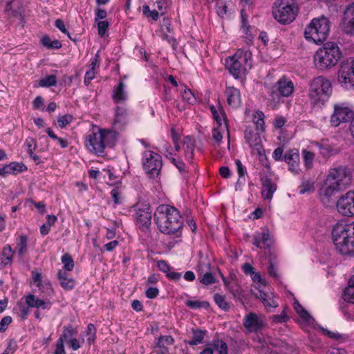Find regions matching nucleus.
<instances>
[{
  "mask_svg": "<svg viewBox=\"0 0 354 354\" xmlns=\"http://www.w3.org/2000/svg\"><path fill=\"white\" fill-rule=\"evenodd\" d=\"M142 12H143V14L146 17H151L153 20H157L158 19V17H159L158 12L156 11V10H151L148 6H143Z\"/></svg>",
  "mask_w": 354,
  "mask_h": 354,
  "instance_id": "nucleus-58",
  "label": "nucleus"
},
{
  "mask_svg": "<svg viewBox=\"0 0 354 354\" xmlns=\"http://www.w3.org/2000/svg\"><path fill=\"white\" fill-rule=\"evenodd\" d=\"M174 339L170 335L160 336L156 343V346L159 348L158 353L160 354H168L167 345H171Z\"/></svg>",
  "mask_w": 354,
  "mask_h": 354,
  "instance_id": "nucleus-34",
  "label": "nucleus"
},
{
  "mask_svg": "<svg viewBox=\"0 0 354 354\" xmlns=\"http://www.w3.org/2000/svg\"><path fill=\"white\" fill-rule=\"evenodd\" d=\"M275 88L280 95L283 97H289L293 93L294 84L291 80L283 76L277 82Z\"/></svg>",
  "mask_w": 354,
  "mask_h": 354,
  "instance_id": "nucleus-25",
  "label": "nucleus"
},
{
  "mask_svg": "<svg viewBox=\"0 0 354 354\" xmlns=\"http://www.w3.org/2000/svg\"><path fill=\"white\" fill-rule=\"evenodd\" d=\"M332 91V84L330 80L324 76H318L310 82L309 98L315 104H324L330 97Z\"/></svg>",
  "mask_w": 354,
  "mask_h": 354,
  "instance_id": "nucleus-9",
  "label": "nucleus"
},
{
  "mask_svg": "<svg viewBox=\"0 0 354 354\" xmlns=\"http://www.w3.org/2000/svg\"><path fill=\"white\" fill-rule=\"evenodd\" d=\"M13 253L14 251L10 245L3 247L1 256L6 259V263H12Z\"/></svg>",
  "mask_w": 354,
  "mask_h": 354,
  "instance_id": "nucleus-54",
  "label": "nucleus"
},
{
  "mask_svg": "<svg viewBox=\"0 0 354 354\" xmlns=\"http://www.w3.org/2000/svg\"><path fill=\"white\" fill-rule=\"evenodd\" d=\"M274 239L268 229L256 232L253 236V244L259 248H269L274 243Z\"/></svg>",
  "mask_w": 354,
  "mask_h": 354,
  "instance_id": "nucleus-20",
  "label": "nucleus"
},
{
  "mask_svg": "<svg viewBox=\"0 0 354 354\" xmlns=\"http://www.w3.org/2000/svg\"><path fill=\"white\" fill-rule=\"evenodd\" d=\"M125 86L123 82H120L113 89V99L115 103H120L127 99V95L125 92Z\"/></svg>",
  "mask_w": 354,
  "mask_h": 354,
  "instance_id": "nucleus-33",
  "label": "nucleus"
},
{
  "mask_svg": "<svg viewBox=\"0 0 354 354\" xmlns=\"http://www.w3.org/2000/svg\"><path fill=\"white\" fill-rule=\"evenodd\" d=\"M182 98L189 104H194L196 102V98L192 91L186 87L184 88L181 93Z\"/></svg>",
  "mask_w": 354,
  "mask_h": 354,
  "instance_id": "nucleus-50",
  "label": "nucleus"
},
{
  "mask_svg": "<svg viewBox=\"0 0 354 354\" xmlns=\"http://www.w3.org/2000/svg\"><path fill=\"white\" fill-rule=\"evenodd\" d=\"M11 322L12 318L10 316L4 317L0 322V332L5 331Z\"/></svg>",
  "mask_w": 354,
  "mask_h": 354,
  "instance_id": "nucleus-64",
  "label": "nucleus"
},
{
  "mask_svg": "<svg viewBox=\"0 0 354 354\" xmlns=\"http://www.w3.org/2000/svg\"><path fill=\"white\" fill-rule=\"evenodd\" d=\"M106 11L102 8H97L95 12V21H102L106 17Z\"/></svg>",
  "mask_w": 354,
  "mask_h": 354,
  "instance_id": "nucleus-60",
  "label": "nucleus"
},
{
  "mask_svg": "<svg viewBox=\"0 0 354 354\" xmlns=\"http://www.w3.org/2000/svg\"><path fill=\"white\" fill-rule=\"evenodd\" d=\"M58 278L60 280L61 286L65 290H71L75 286V281L72 278H68L66 274L62 270L58 272Z\"/></svg>",
  "mask_w": 354,
  "mask_h": 354,
  "instance_id": "nucleus-39",
  "label": "nucleus"
},
{
  "mask_svg": "<svg viewBox=\"0 0 354 354\" xmlns=\"http://www.w3.org/2000/svg\"><path fill=\"white\" fill-rule=\"evenodd\" d=\"M243 4V9L241 12L242 19V30L247 35L248 39H250L252 35L250 33V27L247 24L246 19L247 15L245 14V7L249 6L250 0H240Z\"/></svg>",
  "mask_w": 354,
  "mask_h": 354,
  "instance_id": "nucleus-35",
  "label": "nucleus"
},
{
  "mask_svg": "<svg viewBox=\"0 0 354 354\" xmlns=\"http://www.w3.org/2000/svg\"><path fill=\"white\" fill-rule=\"evenodd\" d=\"M62 262L63 263V268L66 271H71L74 268V262L71 256L68 254H64L62 257Z\"/></svg>",
  "mask_w": 354,
  "mask_h": 354,
  "instance_id": "nucleus-51",
  "label": "nucleus"
},
{
  "mask_svg": "<svg viewBox=\"0 0 354 354\" xmlns=\"http://www.w3.org/2000/svg\"><path fill=\"white\" fill-rule=\"evenodd\" d=\"M277 189V185L271 180L266 178L262 183L261 194L264 198L271 199Z\"/></svg>",
  "mask_w": 354,
  "mask_h": 354,
  "instance_id": "nucleus-32",
  "label": "nucleus"
},
{
  "mask_svg": "<svg viewBox=\"0 0 354 354\" xmlns=\"http://www.w3.org/2000/svg\"><path fill=\"white\" fill-rule=\"evenodd\" d=\"M44 299H39L32 294H30L25 297V301L30 308H35L37 309L48 310L50 308L52 303L48 297Z\"/></svg>",
  "mask_w": 354,
  "mask_h": 354,
  "instance_id": "nucleus-23",
  "label": "nucleus"
},
{
  "mask_svg": "<svg viewBox=\"0 0 354 354\" xmlns=\"http://www.w3.org/2000/svg\"><path fill=\"white\" fill-rule=\"evenodd\" d=\"M5 12L12 21L22 20L20 0H6Z\"/></svg>",
  "mask_w": 354,
  "mask_h": 354,
  "instance_id": "nucleus-21",
  "label": "nucleus"
},
{
  "mask_svg": "<svg viewBox=\"0 0 354 354\" xmlns=\"http://www.w3.org/2000/svg\"><path fill=\"white\" fill-rule=\"evenodd\" d=\"M253 121L257 129L260 131L264 130V113L262 111H257L255 113Z\"/></svg>",
  "mask_w": 354,
  "mask_h": 354,
  "instance_id": "nucleus-48",
  "label": "nucleus"
},
{
  "mask_svg": "<svg viewBox=\"0 0 354 354\" xmlns=\"http://www.w3.org/2000/svg\"><path fill=\"white\" fill-rule=\"evenodd\" d=\"M16 249L21 257L26 253L28 250V238L26 235H21L17 239Z\"/></svg>",
  "mask_w": 354,
  "mask_h": 354,
  "instance_id": "nucleus-40",
  "label": "nucleus"
},
{
  "mask_svg": "<svg viewBox=\"0 0 354 354\" xmlns=\"http://www.w3.org/2000/svg\"><path fill=\"white\" fill-rule=\"evenodd\" d=\"M129 121L128 113L125 108L118 106L115 111L113 125L116 129L122 128Z\"/></svg>",
  "mask_w": 354,
  "mask_h": 354,
  "instance_id": "nucleus-29",
  "label": "nucleus"
},
{
  "mask_svg": "<svg viewBox=\"0 0 354 354\" xmlns=\"http://www.w3.org/2000/svg\"><path fill=\"white\" fill-rule=\"evenodd\" d=\"M117 138L115 131L93 125L84 137V146L90 153L102 156L106 148L115 145Z\"/></svg>",
  "mask_w": 354,
  "mask_h": 354,
  "instance_id": "nucleus-2",
  "label": "nucleus"
},
{
  "mask_svg": "<svg viewBox=\"0 0 354 354\" xmlns=\"http://www.w3.org/2000/svg\"><path fill=\"white\" fill-rule=\"evenodd\" d=\"M340 26L345 33L354 34V1L345 7Z\"/></svg>",
  "mask_w": 354,
  "mask_h": 354,
  "instance_id": "nucleus-17",
  "label": "nucleus"
},
{
  "mask_svg": "<svg viewBox=\"0 0 354 354\" xmlns=\"http://www.w3.org/2000/svg\"><path fill=\"white\" fill-rule=\"evenodd\" d=\"M255 295L262 301V303L267 309L278 306V304L274 301L272 293L268 294L263 289H259V292L255 294Z\"/></svg>",
  "mask_w": 354,
  "mask_h": 354,
  "instance_id": "nucleus-31",
  "label": "nucleus"
},
{
  "mask_svg": "<svg viewBox=\"0 0 354 354\" xmlns=\"http://www.w3.org/2000/svg\"><path fill=\"white\" fill-rule=\"evenodd\" d=\"M242 269L245 274L250 275L254 283H256V289L259 292V289H263L266 286V281L262 278L259 272H255L254 268L249 263H244Z\"/></svg>",
  "mask_w": 354,
  "mask_h": 354,
  "instance_id": "nucleus-24",
  "label": "nucleus"
},
{
  "mask_svg": "<svg viewBox=\"0 0 354 354\" xmlns=\"http://www.w3.org/2000/svg\"><path fill=\"white\" fill-rule=\"evenodd\" d=\"M154 219L160 231L165 234H174L183 226L180 212L168 205H161L157 207Z\"/></svg>",
  "mask_w": 354,
  "mask_h": 354,
  "instance_id": "nucleus-4",
  "label": "nucleus"
},
{
  "mask_svg": "<svg viewBox=\"0 0 354 354\" xmlns=\"http://www.w3.org/2000/svg\"><path fill=\"white\" fill-rule=\"evenodd\" d=\"M200 281L203 284L209 285L215 282V278L210 272H207L200 278Z\"/></svg>",
  "mask_w": 354,
  "mask_h": 354,
  "instance_id": "nucleus-59",
  "label": "nucleus"
},
{
  "mask_svg": "<svg viewBox=\"0 0 354 354\" xmlns=\"http://www.w3.org/2000/svg\"><path fill=\"white\" fill-rule=\"evenodd\" d=\"M331 239L339 253L345 255L354 254V221L336 222L332 226Z\"/></svg>",
  "mask_w": 354,
  "mask_h": 354,
  "instance_id": "nucleus-3",
  "label": "nucleus"
},
{
  "mask_svg": "<svg viewBox=\"0 0 354 354\" xmlns=\"http://www.w3.org/2000/svg\"><path fill=\"white\" fill-rule=\"evenodd\" d=\"M57 84V77L54 75H48L41 79L39 82V86L41 87H50Z\"/></svg>",
  "mask_w": 354,
  "mask_h": 354,
  "instance_id": "nucleus-47",
  "label": "nucleus"
},
{
  "mask_svg": "<svg viewBox=\"0 0 354 354\" xmlns=\"http://www.w3.org/2000/svg\"><path fill=\"white\" fill-rule=\"evenodd\" d=\"M214 351H216L218 354H227V346L226 343L221 339H214L212 342Z\"/></svg>",
  "mask_w": 354,
  "mask_h": 354,
  "instance_id": "nucleus-46",
  "label": "nucleus"
},
{
  "mask_svg": "<svg viewBox=\"0 0 354 354\" xmlns=\"http://www.w3.org/2000/svg\"><path fill=\"white\" fill-rule=\"evenodd\" d=\"M330 21L324 15L315 17L306 25L304 31L305 39L315 44H322L328 37Z\"/></svg>",
  "mask_w": 354,
  "mask_h": 354,
  "instance_id": "nucleus-6",
  "label": "nucleus"
},
{
  "mask_svg": "<svg viewBox=\"0 0 354 354\" xmlns=\"http://www.w3.org/2000/svg\"><path fill=\"white\" fill-rule=\"evenodd\" d=\"M32 284L38 288L39 292L44 294V297H50L54 294L50 282L48 279H44L40 272H32Z\"/></svg>",
  "mask_w": 354,
  "mask_h": 354,
  "instance_id": "nucleus-16",
  "label": "nucleus"
},
{
  "mask_svg": "<svg viewBox=\"0 0 354 354\" xmlns=\"http://www.w3.org/2000/svg\"><path fill=\"white\" fill-rule=\"evenodd\" d=\"M95 332L96 329L95 326L93 324H89L87 326V328L86 330V342L89 346L91 345L95 342Z\"/></svg>",
  "mask_w": 354,
  "mask_h": 354,
  "instance_id": "nucleus-49",
  "label": "nucleus"
},
{
  "mask_svg": "<svg viewBox=\"0 0 354 354\" xmlns=\"http://www.w3.org/2000/svg\"><path fill=\"white\" fill-rule=\"evenodd\" d=\"M183 147L186 159L191 160L193 158L194 150V140L191 137H186L184 139Z\"/></svg>",
  "mask_w": 354,
  "mask_h": 354,
  "instance_id": "nucleus-37",
  "label": "nucleus"
},
{
  "mask_svg": "<svg viewBox=\"0 0 354 354\" xmlns=\"http://www.w3.org/2000/svg\"><path fill=\"white\" fill-rule=\"evenodd\" d=\"M111 195L115 205L122 203L123 195L122 190L119 187L113 188L111 192Z\"/></svg>",
  "mask_w": 354,
  "mask_h": 354,
  "instance_id": "nucleus-52",
  "label": "nucleus"
},
{
  "mask_svg": "<svg viewBox=\"0 0 354 354\" xmlns=\"http://www.w3.org/2000/svg\"><path fill=\"white\" fill-rule=\"evenodd\" d=\"M342 52L337 43L328 41L319 47L313 55L315 67L324 71L334 68L340 61Z\"/></svg>",
  "mask_w": 354,
  "mask_h": 354,
  "instance_id": "nucleus-5",
  "label": "nucleus"
},
{
  "mask_svg": "<svg viewBox=\"0 0 354 354\" xmlns=\"http://www.w3.org/2000/svg\"><path fill=\"white\" fill-rule=\"evenodd\" d=\"M205 335V331L201 330H193V337L192 339L190 340H187L185 342L191 346H195L198 345L201 343H202L204 337Z\"/></svg>",
  "mask_w": 354,
  "mask_h": 354,
  "instance_id": "nucleus-43",
  "label": "nucleus"
},
{
  "mask_svg": "<svg viewBox=\"0 0 354 354\" xmlns=\"http://www.w3.org/2000/svg\"><path fill=\"white\" fill-rule=\"evenodd\" d=\"M354 112L351 107L345 102L335 104L333 113L330 117V124L337 127L342 123L347 122L353 118Z\"/></svg>",
  "mask_w": 354,
  "mask_h": 354,
  "instance_id": "nucleus-12",
  "label": "nucleus"
},
{
  "mask_svg": "<svg viewBox=\"0 0 354 354\" xmlns=\"http://www.w3.org/2000/svg\"><path fill=\"white\" fill-rule=\"evenodd\" d=\"M336 210L342 216L354 218V190L348 191L338 198Z\"/></svg>",
  "mask_w": 354,
  "mask_h": 354,
  "instance_id": "nucleus-13",
  "label": "nucleus"
},
{
  "mask_svg": "<svg viewBox=\"0 0 354 354\" xmlns=\"http://www.w3.org/2000/svg\"><path fill=\"white\" fill-rule=\"evenodd\" d=\"M97 23V30H98V34L100 37H103L109 26V23L106 21V20H103V21H95Z\"/></svg>",
  "mask_w": 354,
  "mask_h": 354,
  "instance_id": "nucleus-57",
  "label": "nucleus"
},
{
  "mask_svg": "<svg viewBox=\"0 0 354 354\" xmlns=\"http://www.w3.org/2000/svg\"><path fill=\"white\" fill-rule=\"evenodd\" d=\"M209 109L214 120V126H221L222 124H227L225 113L221 105L210 106Z\"/></svg>",
  "mask_w": 354,
  "mask_h": 354,
  "instance_id": "nucleus-28",
  "label": "nucleus"
},
{
  "mask_svg": "<svg viewBox=\"0 0 354 354\" xmlns=\"http://www.w3.org/2000/svg\"><path fill=\"white\" fill-rule=\"evenodd\" d=\"M134 216L138 225L147 227L151 220V212L149 205L145 203H138L133 207Z\"/></svg>",
  "mask_w": 354,
  "mask_h": 354,
  "instance_id": "nucleus-15",
  "label": "nucleus"
},
{
  "mask_svg": "<svg viewBox=\"0 0 354 354\" xmlns=\"http://www.w3.org/2000/svg\"><path fill=\"white\" fill-rule=\"evenodd\" d=\"M142 167L147 176L155 178L160 174L162 167V157L153 151H146L142 154Z\"/></svg>",
  "mask_w": 354,
  "mask_h": 354,
  "instance_id": "nucleus-11",
  "label": "nucleus"
},
{
  "mask_svg": "<svg viewBox=\"0 0 354 354\" xmlns=\"http://www.w3.org/2000/svg\"><path fill=\"white\" fill-rule=\"evenodd\" d=\"M25 145L27 147L28 153H32L36 148V144L32 138H27L25 141Z\"/></svg>",
  "mask_w": 354,
  "mask_h": 354,
  "instance_id": "nucleus-63",
  "label": "nucleus"
},
{
  "mask_svg": "<svg viewBox=\"0 0 354 354\" xmlns=\"http://www.w3.org/2000/svg\"><path fill=\"white\" fill-rule=\"evenodd\" d=\"M99 55L96 54L95 56L91 60V68L86 72L84 77V84L88 85L91 80L95 77V68L98 62Z\"/></svg>",
  "mask_w": 354,
  "mask_h": 354,
  "instance_id": "nucleus-36",
  "label": "nucleus"
},
{
  "mask_svg": "<svg viewBox=\"0 0 354 354\" xmlns=\"http://www.w3.org/2000/svg\"><path fill=\"white\" fill-rule=\"evenodd\" d=\"M156 5L160 14L163 15L169 6V2L168 0H156Z\"/></svg>",
  "mask_w": 354,
  "mask_h": 354,
  "instance_id": "nucleus-61",
  "label": "nucleus"
},
{
  "mask_svg": "<svg viewBox=\"0 0 354 354\" xmlns=\"http://www.w3.org/2000/svg\"><path fill=\"white\" fill-rule=\"evenodd\" d=\"M342 298L344 301L354 304V276L348 281V286L344 291Z\"/></svg>",
  "mask_w": 354,
  "mask_h": 354,
  "instance_id": "nucleus-38",
  "label": "nucleus"
},
{
  "mask_svg": "<svg viewBox=\"0 0 354 354\" xmlns=\"http://www.w3.org/2000/svg\"><path fill=\"white\" fill-rule=\"evenodd\" d=\"M223 134H227V138L229 139L230 134L227 124H222L221 126H214L212 130V139L215 145L219 146ZM227 147H230L229 142L227 143Z\"/></svg>",
  "mask_w": 354,
  "mask_h": 354,
  "instance_id": "nucleus-30",
  "label": "nucleus"
},
{
  "mask_svg": "<svg viewBox=\"0 0 354 354\" xmlns=\"http://www.w3.org/2000/svg\"><path fill=\"white\" fill-rule=\"evenodd\" d=\"M77 333V330L71 326H65L62 335L59 337L56 342V348L54 354H66L64 348V342L68 341L69 337H72Z\"/></svg>",
  "mask_w": 354,
  "mask_h": 354,
  "instance_id": "nucleus-22",
  "label": "nucleus"
},
{
  "mask_svg": "<svg viewBox=\"0 0 354 354\" xmlns=\"http://www.w3.org/2000/svg\"><path fill=\"white\" fill-rule=\"evenodd\" d=\"M336 81L344 90L354 89V57H348L340 62Z\"/></svg>",
  "mask_w": 354,
  "mask_h": 354,
  "instance_id": "nucleus-10",
  "label": "nucleus"
},
{
  "mask_svg": "<svg viewBox=\"0 0 354 354\" xmlns=\"http://www.w3.org/2000/svg\"><path fill=\"white\" fill-rule=\"evenodd\" d=\"M299 190L300 194L313 192L315 190V181L313 180H304L299 187Z\"/></svg>",
  "mask_w": 354,
  "mask_h": 354,
  "instance_id": "nucleus-44",
  "label": "nucleus"
},
{
  "mask_svg": "<svg viewBox=\"0 0 354 354\" xmlns=\"http://www.w3.org/2000/svg\"><path fill=\"white\" fill-rule=\"evenodd\" d=\"M299 7L295 0H276L272 6V14L281 24H289L295 19Z\"/></svg>",
  "mask_w": 354,
  "mask_h": 354,
  "instance_id": "nucleus-8",
  "label": "nucleus"
},
{
  "mask_svg": "<svg viewBox=\"0 0 354 354\" xmlns=\"http://www.w3.org/2000/svg\"><path fill=\"white\" fill-rule=\"evenodd\" d=\"M243 325L249 332H255L263 326V322L254 313L245 315Z\"/></svg>",
  "mask_w": 354,
  "mask_h": 354,
  "instance_id": "nucleus-27",
  "label": "nucleus"
},
{
  "mask_svg": "<svg viewBox=\"0 0 354 354\" xmlns=\"http://www.w3.org/2000/svg\"><path fill=\"white\" fill-rule=\"evenodd\" d=\"M293 306L295 310L299 315L298 322L301 325V328L305 330H308L309 328L313 327L315 324L314 319L303 308L298 301L295 300Z\"/></svg>",
  "mask_w": 354,
  "mask_h": 354,
  "instance_id": "nucleus-18",
  "label": "nucleus"
},
{
  "mask_svg": "<svg viewBox=\"0 0 354 354\" xmlns=\"http://www.w3.org/2000/svg\"><path fill=\"white\" fill-rule=\"evenodd\" d=\"M350 183L351 177L345 168L331 169L319 190L322 203L329 204L333 197L339 192L347 188Z\"/></svg>",
  "mask_w": 354,
  "mask_h": 354,
  "instance_id": "nucleus-1",
  "label": "nucleus"
},
{
  "mask_svg": "<svg viewBox=\"0 0 354 354\" xmlns=\"http://www.w3.org/2000/svg\"><path fill=\"white\" fill-rule=\"evenodd\" d=\"M157 266L160 270L167 274L169 272V270L171 267L164 260L158 261L157 263Z\"/></svg>",
  "mask_w": 354,
  "mask_h": 354,
  "instance_id": "nucleus-62",
  "label": "nucleus"
},
{
  "mask_svg": "<svg viewBox=\"0 0 354 354\" xmlns=\"http://www.w3.org/2000/svg\"><path fill=\"white\" fill-rule=\"evenodd\" d=\"M41 41L42 45L47 48L59 49L62 47V44L59 40L55 39L52 41L50 38L46 35L41 38Z\"/></svg>",
  "mask_w": 354,
  "mask_h": 354,
  "instance_id": "nucleus-45",
  "label": "nucleus"
},
{
  "mask_svg": "<svg viewBox=\"0 0 354 354\" xmlns=\"http://www.w3.org/2000/svg\"><path fill=\"white\" fill-rule=\"evenodd\" d=\"M225 66L235 78L245 75L252 67V53L249 50L239 49L225 59Z\"/></svg>",
  "mask_w": 354,
  "mask_h": 354,
  "instance_id": "nucleus-7",
  "label": "nucleus"
},
{
  "mask_svg": "<svg viewBox=\"0 0 354 354\" xmlns=\"http://www.w3.org/2000/svg\"><path fill=\"white\" fill-rule=\"evenodd\" d=\"M245 138L252 149V153L257 155L261 162H263L266 160V153L260 135L253 132L251 129H246L245 131Z\"/></svg>",
  "mask_w": 354,
  "mask_h": 354,
  "instance_id": "nucleus-14",
  "label": "nucleus"
},
{
  "mask_svg": "<svg viewBox=\"0 0 354 354\" xmlns=\"http://www.w3.org/2000/svg\"><path fill=\"white\" fill-rule=\"evenodd\" d=\"M304 165L306 170H309L313 167V162L315 160V154L311 151L304 149L301 151Z\"/></svg>",
  "mask_w": 354,
  "mask_h": 354,
  "instance_id": "nucleus-41",
  "label": "nucleus"
},
{
  "mask_svg": "<svg viewBox=\"0 0 354 354\" xmlns=\"http://www.w3.org/2000/svg\"><path fill=\"white\" fill-rule=\"evenodd\" d=\"M227 102L232 108L236 109L241 104L240 91L234 86H227L225 91Z\"/></svg>",
  "mask_w": 354,
  "mask_h": 354,
  "instance_id": "nucleus-26",
  "label": "nucleus"
},
{
  "mask_svg": "<svg viewBox=\"0 0 354 354\" xmlns=\"http://www.w3.org/2000/svg\"><path fill=\"white\" fill-rule=\"evenodd\" d=\"M284 160L288 165L289 170L294 174L297 175L301 172L300 156L299 151L296 149L288 151L284 157Z\"/></svg>",
  "mask_w": 354,
  "mask_h": 354,
  "instance_id": "nucleus-19",
  "label": "nucleus"
},
{
  "mask_svg": "<svg viewBox=\"0 0 354 354\" xmlns=\"http://www.w3.org/2000/svg\"><path fill=\"white\" fill-rule=\"evenodd\" d=\"M73 119V116L70 114L60 116L57 119L58 125L60 128H64L66 125L69 124L72 122Z\"/></svg>",
  "mask_w": 354,
  "mask_h": 354,
  "instance_id": "nucleus-56",
  "label": "nucleus"
},
{
  "mask_svg": "<svg viewBox=\"0 0 354 354\" xmlns=\"http://www.w3.org/2000/svg\"><path fill=\"white\" fill-rule=\"evenodd\" d=\"M66 342L69 344V346L73 351H77L81 348L82 344L84 342V339L82 338V339H78L75 338L74 335L72 337H69L68 341H66Z\"/></svg>",
  "mask_w": 354,
  "mask_h": 354,
  "instance_id": "nucleus-53",
  "label": "nucleus"
},
{
  "mask_svg": "<svg viewBox=\"0 0 354 354\" xmlns=\"http://www.w3.org/2000/svg\"><path fill=\"white\" fill-rule=\"evenodd\" d=\"M214 299L216 304L223 310H227L229 308L228 304L225 301V297L219 294H215Z\"/></svg>",
  "mask_w": 354,
  "mask_h": 354,
  "instance_id": "nucleus-55",
  "label": "nucleus"
},
{
  "mask_svg": "<svg viewBox=\"0 0 354 354\" xmlns=\"http://www.w3.org/2000/svg\"><path fill=\"white\" fill-rule=\"evenodd\" d=\"M9 174H18L27 170L26 166L22 162H12L6 165Z\"/></svg>",
  "mask_w": 354,
  "mask_h": 354,
  "instance_id": "nucleus-42",
  "label": "nucleus"
}]
</instances>
